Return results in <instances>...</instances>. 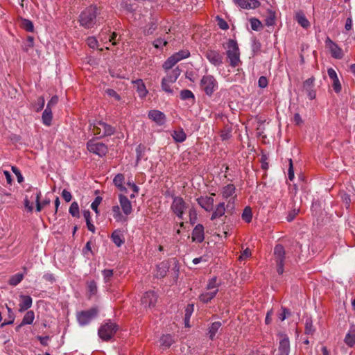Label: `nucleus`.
Listing matches in <instances>:
<instances>
[{"label": "nucleus", "mask_w": 355, "mask_h": 355, "mask_svg": "<svg viewBox=\"0 0 355 355\" xmlns=\"http://www.w3.org/2000/svg\"><path fill=\"white\" fill-rule=\"evenodd\" d=\"M157 298V295L154 291H148L142 296L141 304L146 309L152 308L155 306Z\"/></svg>", "instance_id": "9b49d317"}, {"label": "nucleus", "mask_w": 355, "mask_h": 355, "mask_svg": "<svg viewBox=\"0 0 355 355\" xmlns=\"http://www.w3.org/2000/svg\"><path fill=\"white\" fill-rule=\"evenodd\" d=\"M190 55L188 50H182L170 56L164 63L163 67L166 70L171 69L179 61L187 58Z\"/></svg>", "instance_id": "6e6552de"}, {"label": "nucleus", "mask_w": 355, "mask_h": 355, "mask_svg": "<svg viewBox=\"0 0 355 355\" xmlns=\"http://www.w3.org/2000/svg\"><path fill=\"white\" fill-rule=\"evenodd\" d=\"M103 275L105 282H110L113 276V270L110 269H105L103 270Z\"/></svg>", "instance_id": "603ef678"}, {"label": "nucleus", "mask_w": 355, "mask_h": 355, "mask_svg": "<svg viewBox=\"0 0 355 355\" xmlns=\"http://www.w3.org/2000/svg\"><path fill=\"white\" fill-rule=\"evenodd\" d=\"M218 291V289H214L213 291L212 290H207V291H205L200 295L199 299L203 303H207V302H210L213 298L215 297Z\"/></svg>", "instance_id": "b1692460"}, {"label": "nucleus", "mask_w": 355, "mask_h": 355, "mask_svg": "<svg viewBox=\"0 0 355 355\" xmlns=\"http://www.w3.org/2000/svg\"><path fill=\"white\" fill-rule=\"evenodd\" d=\"M288 179L292 181L294 179V171L292 159H289V168L288 172Z\"/></svg>", "instance_id": "e2e57ef3"}, {"label": "nucleus", "mask_w": 355, "mask_h": 355, "mask_svg": "<svg viewBox=\"0 0 355 355\" xmlns=\"http://www.w3.org/2000/svg\"><path fill=\"white\" fill-rule=\"evenodd\" d=\"M148 117L158 125H163L166 121L165 114L157 110H150L148 112Z\"/></svg>", "instance_id": "a211bd4d"}, {"label": "nucleus", "mask_w": 355, "mask_h": 355, "mask_svg": "<svg viewBox=\"0 0 355 355\" xmlns=\"http://www.w3.org/2000/svg\"><path fill=\"white\" fill-rule=\"evenodd\" d=\"M221 327L220 322H214L211 324V327L209 328V336L211 340H213L216 334L218 331V329Z\"/></svg>", "instance_id": "4c0bfd02"}, {"label": "nucleus", "mask_w": 355, "mask_h": 355, "mask_svg": "<svg viewBox=\"0 0 355 355\" xmlns=\"http://www.w3.org/2000/svg\"><path fill=\"white\" fill-rule=\"evenodd\" d=\"M41 192L40 191H35V202L36 203V211L40 212L44 208L42 203H40Z\"/></svg>", "instance_id": "37998d69"}, {"label": "nucleus", "mask_w": 355, "mask_h": 355, "mask_svg": "<svg viewBox=\"0 0 355 355\" xmlns=\"http://www.w3.org/2000/svg\"><path fill=\"white\" fill-rule=\"evenodd\" d=\"M197 219V214L194 209H189V220L191 224H195Z\"/></svg>", "instance_id": "052dcab7"}, {"label": "nucleus", "mask_w": 355, "mask_h": 355, "mask_svg": "<svg viewBox=\"0 0 355 355\" xmlns=\"http://www.w3.org/2000/svg\"><path fill=\"white\" fill-rule=\"evenodd\" d=\"M132 83L134 85V87L137 89V92L139 96L141 98H144L146 96L148 91L142 80H136L135 81H132Z\"/></svg>", "instance_id": "393cba45"}, {"label": "nucleus", "mask_w": 355, "mask_h": 355, "mask_svg": "<svg viewBox=\"0 0 355 355\" xmlns=\"http://www.w3.org/2000/svg\"><path fill=\"white\" fill-rule=\"evenodd\" d=\"M88 150L94 153L100 157L105 155L107 153V147L105 144L101 142H96L95 141H89L87 144Z\"/></svg>", "instance_id": "9d476101"}, {"label": "nucleus", "mask_w": 355, "mask_h": 355, "mask_svg": "<svg viewBox=\"0 0 355 355\" xmlns=\"http://www.w3.org/2000/svg\"><path fill=\"white\" fill-rule=\"evenodd\" d=\"M205 55L214 66H219L223 63V56L218 51L208 49Z\"/></svg>", "instance_id": "ddd939ff"}, {"label": "nucleus", "mask_w": 355, "mask_h": 355, "mask_svg": "<svg viewBox=\"0 0 355 355\" xmlns=\"http://www.w3.org/2000/svg\"><path fill=\"white\" fill-rule=\"evenodd\" d=\"M69 212L73 217H79V206L76 202H73L71 203Z\"/></svg>", "instance_id": "79ce46f5"}, {"label": "nucleus", "mask_w": 355, "mask_h": 355, "mask_svg": "<svg viewBox=\"0 0 355 355\" xmlns=\"http://www.w3.org/2000/svg\"><path fill=\"white\" fill-rule=\"evenodd\" d=\"M97 8L91 6L83 10L79 16L80 25L86 28H90L96 24Z\"/></svg>", "instance_id": "f257e3e1"}, {"label": "nucleus", "mask_w": 355, "mask_h": 355, "mask_svg": "<svg viewBox=\"0 0 355 355\" xmlns=\"http://www.w3.org/2000/svg\"><path fill=\"white\" fill-rule=\"evenodd\" d=\"M250 256H251L250 250L249 248H246L245 250H244L242 252L241 254L239 256V260H241V261L245 260Z\"/></svg>", "instance_id": "0e129e2a"}, {"label": "nucleus", "mask_w": 355, "mask_h": 355, "mask_svg": "<svg viewBox=\"0 0 355 355\" xmlns=\"http://www.w3.org/2000/svg\"><path fill=\"white\" fill-rule=\"evenodd\" d=\"M314 78H310L306 80L303 83L304 89L307 93L309 99L313 100L315 98V92L314 87Z\"/></svg>", "instance_id": "6ab92c4d"}, {"label": "nucleus", "mask_w": 355, "mask_h": 355, "mask_svg": "<svg viewBox=\"0 0 355 355\" xmlns=\"http://www.w3.org/2000/svg\"><path fill=\"white\" fill-rule=\"evenodd\" d=\"M19 298L21 300L19 304V312H24L32 306L33 300L31 296L20 295Z\"/></svg>", "instance_id": "412c9836"}, {"label": "nucleus", "mask_w": 355, "mask_h": 355, "mask_svg": "<svg viewBox=\"0 0 355 355\" xmlns=\"http://www.w3.org/2000/svg\"><path fill=\"white\" fill-rule=\"evenodd\" d=\"M52 119V110L49 109V107H46L42 115V123L46 126H50L51 124Z\"/></svg>", "instance_id": "c85d7f7f"}, {"label": "nucleus", "mask_w": 355, "mask_h": 355, "mask_svg": "<svg viewBox=\"0 0 355 355\" xmlns=\"http://www.w3.org/2000/svg\"><path fill=\"white\" fill-rule=\"evenodd\" d=\"M91 132L98 138L112 135L115 128L103 121H96L90 125Z\"/></svg>", "instance_id": "f03ea898"}, {"label": "nucleus", "mask_w": 355, "mask_h": 355, "mask_svg": "<svg viewBox=\"0 0 355 355\" xmlns=\"http://www.w3.org/2000/svg\"><path fill=\"white\" fill-rule=\"evenodd\" d=\"M180 75V70L178 68H176L172 70L166 77L164 78V79L173 84L176 81Z\"/></svg>", "instance_id": "c9c22d12"}, {"label": "nucleus", "mask_w": 355, "mask_h": 355, "mask_svg": "<svg viewBox=\"0 0 355 355\" xmlns=\"http://www.w3.org/2000/svg\"><path fill=\"white\" fill-rule=\"evenodd\" d=\"M172 83H169L168 81H166V80H164V78L162 79V89L167 92V93H172L173 92V90L171 89V85Z\"/></svg>", "instance_id": "8fccbe9b"}, {"label": "nucleus", "mask_w": 355, "mask_h": 355, "mask_svg": "<svg viewBox=\"0 0 355 355\" xmlns=\"http://www.w3.org/2000/svg\"><path fill=\"white\" fill-rule=\"evenodd\" d=\"M111 239L117 247H120L124 243L123 235L119 230L114 231L112 234Z\"/></svg>", "instance_id": "c756f323"}, {"label": "nucleus", "mask_w": 355, "mask_h": 355, "mask_svg": "<svg viewBox=\"0 0 355 355\" xmlns=\"http://www.w3.org/2000/svg\"><path fill=\"white\" fill-rule=\"evenodd\" d=\"M180 98L182 100L194 99V95L193 92L189 89L182 90L180 92Z\"/></svg>", "instance_id": "49530a36"}, {"label": "nucleus", "mask_w": 355, "mask_h": 355, "mask_svg": "<svg viewBox=\"0 0 355 355\" xmlns=\"http://www.w3.org/2000/svg\"><path fill=\"white\" fill-rule=\"evenodd\" d=\"M167 44V42L163 39L158 38L153 42V45L155 48H162Z\"/></svg>", "instance_id": "13d9d810"}, {"label": "nucleus", "mask_w": 355, "mask_h": 355, "mask_svg": "<svg viewBox=\"0 0 355 355\" xmlns=\"http://www.w3.org/2000/svg\"><path fill=\"white\" fill-rule=\"evenodd\" d=\"M124 175L121 173H119L117 174L114 180H113V182L114 184V185L121 191H124V192H126L127 191V189L126 188L123 186V182H124Z\"/></svg>", "instance_id": "7c9ffc66"}, {"label": "nucleus", "mask_w": 355, "mask_h": 355, "mask_svg": "<svg viewBox=\"0 0 355 355\" xmlns=\"http://www.w3.org/2000/svg\"><path fill=\"white\" fill-rule=\"evenodd\" d=\"M314 331L312 320L310 318L306 319L305 322V333L306 334H312Z\"/></svg>", "instance_id": "c03bdc74"}, {"label": "nucleus", "mask_w": 355, "mask_h": 355, "mask_svg": "<svg viewBox=\"0 0 355 355\" xmlns=\"http://www.w3.org/2000/svg\"><path fill=\"white\" fill-rule=\"evenodd\" d=\"M87 44L92 49H95L98 46V41L94 37H89L87 40Z\"/></svg>", "instance_id": "864d4df0"}, {"label": "nucleus", "mask_w": 355, "mask_h": 355, "mask_svg": "<svg viewBox=\"0 0 355 355\" xmlns=\"http://www.w3.org/2000/svg\"><path fill=\"white\" fill-rule=\"evenodd\" d=\"M222 140H227L231 137V130L229 129L223 130L220 133Z\"/></svg>", "instance_id": "69168bd1"}, {"label": "nucleus", "mask_w": 355, "mask_h": 355, "mask_svg": "<svg viewBox=\"0 0 355 355\" xmlns=\"http://www.w3.org/2000/svg\"><path fill=\"white\" fill-rule=\"evenodd\" d=\"M105 93L110 97H113L116 101H120V96L112 89H107Z\"/></svg>", "instance_id": "4d7b16f0"}, {"label": "nucleus", "mask_w": 355, "mask_h": 355, "mask_svg": "<svg viewBox=\"0 0 355 355\" xmlns=\"http://www.w3.org/2000/svg\"><path fill=\"white\" fill-rule=\"evenodd\" d=\"M198 205L206 211H211L213 207L214 200L212 197L201 196L197 199Z\"/></svg>", "instance_id": "aec40b11"}, {"label": "nucleus", "mask_w": 355, "mask_h": 355, "mask_svg": "<svg viewBox=\"0 0 355 355\" xmlns=\"http://www.w3.org/2000/svg\"><path fill=\"white\" fill-rule=\"evenodd\" d=\"M24 207H25L26 209L28 212L33 211V202L29 198L28 194H26L24 200Z\"/></svg>", "instance_id": "a18cd8bd"}, {"label": "nucleus", "mask_w": 355, "mask_h": 355, "mask_svg": "<svg viewBox=\"0 0 355 355\" xmlns=\"http://www.w3.org/2000/svg\"><path fill=\"white\" fill-rule=\"evenodd\" d=\"M345 343L352 347L355 344V329H351L345 338Z\"/></svg>", "instance_id": "e433bc0d"}, {"label": "nucleus", "mask_w": 355, "mask_h": 355, "mask_svg": "<svg viewBox=\"0 0 355 355\" xmlns=\"http://www.w3.org/2000/svg\"><path fill=\"white\" fill-rule=\"evenodd\" d=\"M200 87L207 96H211L218 89V85L213 76L205 75L200 80Z\"/></svg>", "instance_id": "20e7f679"}, {"label": "nucleus", "mask_w": 355, "mask_h": 355, "mask_svg": "<svg viewBox=\"0 0 355 355\" xmlns=\"http://www.w3.org/2000/svg\"><path fill=\"white\" fill-rule=\"evenodd\" d=\"M194 309L193 304H188L185 309V320H189Z\"/></svg>", "instance_id": "6e6d98bb"}, {"label": "nucleus", "mask_w": 355, "mask_h": 355, "mask_svg": "<svg viewBox=\"0 0 355 355\" xmlns=\"http://www.w3.org/2000/svg\"><path fill=\"white\" fill-rule=\"evenodd\" d=\"M328 76L330 78V79L332 80V87L336 93L340 92L342 89V86L340 83V80L338 78L337 73L336 71L332 69L329 68L327 70Z\"/></svg>", "instance_id": "f3484780"}, {"label": "nucleus", "mask_w": 355, "mask_h": 355, "mask_svg": "<svg viewBox=\"0 0 355 355\" xmlns=\"http://www.w3.org/2000/svg\"><path fill=\"white\" fill-rule=\"evenodd\" d=\"M325 46L330 51L331 55L334 58L342 59L344 56L343 50L333 42L329 37L325 40Z\"/></svg>", "instance_id": "f8f14e48"}, {"label": "nucleus", "mask_w": 355, "mask_h": 355, "mask_svg": "<svg viewBox=\"0 0 355 355\" xmlns=\"http://www.w3.org/2000/svg\"><path fill=\"white\" fill-rule=\"evenodd\" d=\"M24 278V274L22 273H17L14 275H12L10 279H9V284L12 286H17L18 284H19Z\"/></svg>", "instance_id": "58836bf2"}, {"label": "nucleus", "mask_w": 355, "mask_h": 355, "mask_svg": "<svg viewBox=\"0 0 355 355\" xmlns=\"http://www.w3.org/2000/svg\"><path fill=\"white\" fill-rule=\"evenodd\" d=\"M119 200L124 216L127 217V216L131 214L132 207L128 198L125 196L120 194L119 195Z\"/></svg>", "instance_id": "4468645a"}, {"label": "nucleus", "mask_w": 355, "mask_h": 355, "mask_svg": "<svg viewBox=\"0 0 355 355\" xmlns=\"http://www.w3.org/2000/svg\"><path fill=\"white\" fill-rule=\"evenodd\" d=\"M102 198L99 196L96 197L91 205V208L96 213L98 214V207L101 202Z\"/></svg>", "instance_id": "3c124183"}, {"label": "nucleus", "mask_w": 355, "mask_h": 355, "mask_svg": "<svg viewBox=\"0 0 355 355\" xmlns=\"http://www.w3.org/2000/svg\"><path fill=\"white\" fill-rule=\"evenodd\" d=\"M34 319H35L34 312L33 311H28L25 313V315L22 319V321L18 327L19 328L21 327L22 326L26 325V324H31L33 322Z\"/></svg>", "instance_id": "2f4dec72"}, {"label": "nucleus", "mask_w": 355, "mask_h": 355, "mask_svg": "<svg viewBox=\"0 0 355 355\" xmlns=\"http://www.w3.org/2000/svg\"><path fill=\"white\" fill-rule=\"evenodd\" d=\"M291 315V312L288 309L286 308L282 309V313L279 314V318L281 321H284L287 316Z\"/></svg>", "instance_id": "774afa93"}, {"label": "nucleus", "mask_w": 355, "mask_h": 355, "mask_svg": "<svg viewBox=\"0 0 355 355\" xmlns=\"http://www.w3.org/2000/svg\"><path fill=\"white\" fill-rule=\"evenodd\" d=\"M62 196L64 199V200L67 202H70L72 198L71 193L66 189H64L62 191Z\"/></svg>", "instance_id": "338daca9"}, {"label": "nucleus", "mask_w": 355, "mask_h": 355, "mask_svg": "<svg viewBox=\"0 0 355 355\" xmlns=\"http://www.w3.org/2000/svg\"><path fill=\"white\" fill-rule=\"evenodd\" d=\"M169 268V263L168 261H163L157 266L156 277L158 278H162L166 275V273Z\"/></svg>", "instance_id": "bb28decb"}, {"label": "nucleus", "mask_w": 355, "mask_h": 355, "mask_svg": "<svg viewBox=\"0 0 355 355\" xmlns=\"http://www.w3.org/2000/svg\"><path fill=\"white\" fill-rule=\"evenodd\" d=\"M160 346L164 349H167L174 343V340L169 334L164 335L160 338Z\"/></svg>", "instance_id": "72a5a7b5"}, {"label": "nucleus", "mask_w": 355, "mask_h": 355, "mask_svg": "<svg viewBox=\"0 0 355 355\" xmlns=\"http://www.w3.org/2000/svg\"><path fill=\"white\" fill-rule=\"evenodd\" d=\"M227 58L231 67H235L240 64V51L237 42L234 40H229L227 43Z\"/></svg>", "instance_id": "7ed1b4c3"}, {"label": "nucleus", "mask_w": 355, "mask_h": 355, "mask_svg": "<svg viewBox=\"0 0 355 355\" xmlns=\"http://www.w3.org/2000/svg\"><path fill=\"white\" fill-rule=\"evenodd\" d=\"M295 19L304 28H308L310 26V22L302 11L297 12L295 14Z\"/></svg>", "instance_id": "cd10ccee"}, {"label": "nucleus", "mask_w": 355, "mask_h": 355, "mask_svg": "<svg viewBox=\"0 0 355 355\" xmlns=\"http://www.w3.org/2000/svg\"><path fill=\"white\" fill-rule=\"evenodd\" d=\"M58 102V97L57 96H53L51 97L50 101L48 102L46 107H49L52 110V108L57 105Z\"/></svg>", "instance_id": "bf43d9fd"}, {"label": "nucleus", "mask_w": 355, "mask_h": 355, "mask_svg": "<svg viewBox=\"0 0 355 355\" xmlns=\"http://www.w3.org/2000/svg\"><path fill=\"white\" fill-rule=\"evenodd\" d=\"M252 214L250 207H245L242 214V219L246 223H250L252 220Z\"/></svg>", "instance_id": "a19ab883"}, {"label": "nucleus", "mask_w": 355, "mask_h": 355, "mask_svg": "<svg viewBox=\"0 0 355 355\" xmlns=\"http://www.w3.org/2000/svg\"><path fill=\"white\" fill-rule=\"evenodd\" d=\"M21 26L28 32H33L34 30L33 24L29 19H22L21 21Z\"/></svg>", "instance_id": "ea45409f"}, {"label": "nucleus", "mask_w": 355, "mask_h": 355, "mask_svg": "<svg viewBox=\"0 0 355 355\" xmlns=\"http://www.w3.org/2000/svg\"><path fill=\"white\" fill-rule=\"evenodd\" d=\"M273 259L277 265V270L279 275L284 272V264L285 260V250L284 247L278 244L274 248Z\"/></svg>", "instance_id": "0eeeda50"}, {"label": "nucleus", "mask_w": 355, "mask_h": 355, "mask_svg": "<svg viewBox=\"0 0 355 355\" xmlns=\"http://www.w3.org/2000/svg\"><path fill=\"white\" fill-rule=\"evenodd\" d=\"M204 239V227L198 224L193 230L192 241L197 243H202Z\"/></svg>", "instance_id": "4be33fe9"}, {"label": "nucleus", "mask_w": 355, "mask_h": 355, "mask_svg": "<svg viewBox=\"0 0 355 355\" xmlns=\"http://www.w3.org/2000/svg\"><path fill=\"white\" fill-rule=\"evenodd\" d=\"M219 284L217 283V279L216 277L211 278L207 285V290H214V289H218Z\"/></svg>", "instance_id": "de8ad7c7"}, {"label": "nucleus", "mask_w": 355, "mask_h": 355, "mask_svg": "<svg viewBox=\"0 0 355 355\" xmlns=\"http://www.w3.org/2000/svg\"><path fill=\"white\" fill-rule=\"evenodd\" d=\"M98 313V309L96 307H92L88 310L80 311L76 313V320L80 326L89 324Z\"/></svg>", "instance_id": "39448f33"}, {"label": "nucleus", "mask_w": 355, "mask_h": 355, "mask_svg": "<svg viewBox=\"0 0 355 355\" xmlns=\"http://www.w3.org/2000/svg\"><path fill=\"white\" fill-rule=\"evenodd\" d=\"M235 191H236V188L234 187V184H229L226 186H225L224 187H223L222 189V191H221V194H222V196L223 198H225V199H227L229 198L230 200H229V203L230 202H234L235 198H236V195H235Z\"/></svg>", "instance_id": "dca6fc26"}, {"label": "nucleus", "mask_w": 355, "mask_h": 355, "mask_svg": "<svg viewBox=\"0 0 355 355\" xmlns=\"http://www.w3.org/2000/svg\"><path fill=\"white\" fill-rule=\"evenodd\" d=\"M260 5L261 3L258 0H242L238 6L243 9L251 10L259 8Z\"/></svg>", "instance_id": "5701e85b"}, {"label": "nucleus", "mask_w": 355, "mask_h": 355, "mask_svg": "<svg viewBox=\"0 0 355 355\" xmlns=\"http://www.w3.org/2000/svg\"><path fill=\"white\" fill-rule=\"evenodd\" d=\"M188 205L184 199L180 196H174L171 205V210L179 219H182Z\"/></svg>", "instance_id": "423d86ee"}, {"label": "nucleus", "mask_w": 355, "mask_h": 355, "mask_svg": "<svg viewBox=\"0 0 355 355\" xmlns=\"http://www.w3.org/2000/svg\"><path fill=\"white\" fill-rule=\"evenodd\" d=\"M290 352V342L286 335H282L279 340L277 355H288Z\"/></svg>", "instance_id": "2eb2a0df"}, {"label": "nucleus", "mask_w": 355, "mask_h": 355, "mask_svg": "<svg viewBox=\"0 0 355 355\" xmlns=\"http://www.w3.org/2000/svg\"><path fill=\"white\" fill-rule=\"evenodd\" d=\"M250 25L252 29L254 31H259L262 27L261 22L255 18L250 19Z\"/></svg>", "instance_id": "09e8293b"}, {"label": "nucleus", "mask_w": 355, "mask_h": 355, "mask_svg": "<svg viewBox=\"0 0 355 355\" xmlns=\"http://www.w3.org/2000/svg\"><path fill=\"white\" fill-rule=\"evenodd\" d=\"M44 103H45V100H44V97H42V96L39 97L37 98V102L35 105V111L40 112V110H42L44 106Z\"/></svg>", "instance_id": "5fc2aeb1"}, {"label": "nucleus", "mask_w": 355, "mask_h": 355, "mask_svg": "<svg viewBox=\"0 0 355 355\" xmlns=\"http://www.w3.org/2000/svg\"><path fill=\"white\" fill-rule=\"evenodd\" d=\"M225 211V202H220L217 206L216 209L212 214L211 217V220H214L216 218H219L224 215Z\"/></svg>", "instance_id": "f704fd0d"}, {"label": "nucleus", "mask_w": 355, "mask_h": 355, "mask_svg": "<svg viewBox=\"0 0 355 355\" xmlns=\"http://www.w3.org/2000/svg\"><path fill=\"white\" fill-rule=\"evenodd\" d=\"M268 82L265 76H261L258 80V85L261 88H265L268 86Z\"/></svg>", "instance_id": "680f3d73"}, {"label": "nucleus", "mask_w": 355, "mask_h": 355, "mask_svg": "<svg viewBox=\"0 0 355 355\" xmlns=\"http://www.w3.org/2000/svg\"><path fill=\"white\" fill-rule=\"evenodd\" d=\"M116 330V325L112 322H108L101 326L98 334L101 339L108 340L114 336Z\"/></svg>", "instance_id": "1a4fd4ad"}, {"label": "nucleus", "mask_w": 355, "mask_h": 355, "mask_svg": "<svg viewBox=\"0 0 355 355\" xmlns=\"http://www.w3.org/2000/svg\"><path fill=\"white\" fill-rule=\"evenodd\" d=\"M112 212L114 218L116 222L125 223L128 220V218L121 212L120 207L118 205L113 206L112 208Z\"/></svg>", "instance_id": "a878e982"}, {"label": "nucleus", "mask_w": 355, "mask_h": 355, "mask_svg": "<svg viewBox=\"0 0 355 355\" xmlns=\"http://www.w3.org/2000/svg\"><path fill=\"white\" fill-rule=\"evenodd\" d=\"M171 136L176 142L179 143L183 142L187 138L186 134L182 129L173 130Z\"/></svg>", "instance_id": "473e14b6"}]
</instances>
